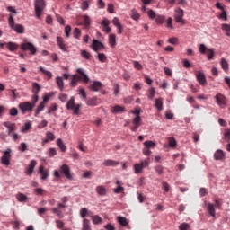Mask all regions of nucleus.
Masks as SVG:
<instances>
[{"mask_svg": "<svg viewBox=\"0 0 230 230\" xmlns=\"http://www.w3.org/2000/svg\"><path fill=\"white\" fill-rule=\"evenodd\" d=\"M76 73L72 75L70 85L72 87H76L78 85V82L82 80L84 84H89V75L85 74V71H84V68H77Z\"/></svg>", "mask_w": 230, "mask_h": 230, "instance_id": "f257e3e1", "label": "nucleus"}, {"mask_svg": "<svg viewBox=\"0 0 230 230\" xmlns=\"http://www.w3.org/2000/svg\"><path fill=\"white\" fill-rule=\"evenodd\" d=\"M62 175H65V177L68 181H73V174H71V168L69 167V165L63 164L60 166L59 171L58 170L54 171V176L56 177V179H60Z\"/></svg>", "mask_w": 230, "mask_h": 230, "instance_id": "f03ea898", "label": "nucleus"}, {"mask_svg": "<svg viewBox=\"0 0 230 230\" xmlns=\"http://www.w3.org/2000/svg\"><path fill=\"white\" fill-rule=\"evenodd\" d=\"M67 200H69L67 197H63L61 199V202L63 203H58L57 207L52 208L50 209L51 213L58 217V218H64V212H62V210L66 209V202H67Z\"/></svg>", "mask_w": 230, "mask_h": 230, "instance_id": "7ed1b4c3", "label": "nucleus"}, {"mask_svg": "<svg viewBox=\"0 0 230 230\" xmlns=\"http://www.w3.org/2000/svg\"><path fill=\"white\" fill-rule=\"evenodd\" d=\"M44 8H46V3L44 2V0H35L34 10L37 19H40V15H42Z\"/></svg>", "mask_w": 230, "mask_h": 230, "instance_id": "20e7f679", "label": "nucleus"}, {"mask_svg": "<svg viewBox=\"0 0 230 230\" xmlns=\"http://www.w3.org/2000/svg\"><path fill=\"white\" fill-rule=\"evenodd\" d=\"M8 22H9V26L10 28H12V30H14V31H16V33H24V26L21 25V24H15V21L13 20V14L10 13L9 18H8Z\"/></svg>", "mask_w": 230, "mask_h": 230, "instance_id": "39448f33", "label": "nucleus"}, {"mask_svg": "<svg viewBox=\"0 0 230 230\" xmlns=\"http://www.w3.org/2000/svg\"><path fill=\"white\" fill-rule=\"evenodd\" d=\"M18 107L22 114H26V112H33V109H35L34 104H31L30 102H22Z\"/></svg>", "mask_w": 230, "mask_h": 230, "instance_id": "423d86ee", "label": "nucleus"}, {"mask_svg": "<svg viewBox=\"0 0 230 230\" xmlns=\"http://www.w3.org/2000/svg\"><path fill=\"white\" fill-rule=\"evenodd\" d=\"M22 51H30L31 55H37V48L31 42H25L21 44Z\"/></svg>", "mask_w": 230, "mask_h": 230, "instance_id": "0eeeda50", "label": "nucleus"}, {"mask_svg": "<svg viewBox=\"0 0 230 230\" xmlns=\"http://www.w3.org/2000/svg\"><path fill=\"white\" fill-rule=\"evenodd\" d=\"M216 103L221 107V109H226V106L227 105V98L224 96L222 93H217L215 97Z\"/></svg>", "mask_w": 230, "mask_h": 230, "instance_id": "6e6552de", "label": "nucleus"}, {"mask_svg": "<svg viewBox=\"0 0 230 230\" xmlns=\"http://www.w3.org/2000/svg\"><path fill=\"white\" fill-rule=\"evenodd\" d=\"M195 75L199 84H201L202 86L208 85V80L206 79V75H204V72L196 71Z\"/></svg>", "mask_w": 230, "mask_h": 230, "instance_id": "1a4fd4ad", "label": "nucleus"}, {"mask_svg": "<svg viewBox=\"0 0 230 230\" xmlns=\"http://www.w3.org/2000/svg\"><path fill=\"white\" fill-rule=\"evenodd\" d=\"M10 154H12V149H6V151H4L1 158L2 164H4L5 166L10 164V159L12 158V155Z\"/></svg>", "mask_w": 230, "mask_h": 230, "instance_id": "9d476101", "label": "nucleus"}, {"mask_svg": "<svg viewBox=\"0 0 230 230\" xmlns=\"http://www.w3.org/2000/svg\"><path fill=\"white\" fill-rule=\"evenodd\" d=\"M133 127L131 128L132 132H137V129L141 127V116L137 115L132 119Z\"/></svg>", "mask_w": 230, "mask_h": 230, "instance_id": "9b49d317", "label": "nucleus"}, {"mask_svg": "<svg viewBox=\"0 0 230 230\" xmlns=\"http://www.w3.org/2000/svg\"><path fill=\"white\" fill-rule=\"evenodd\" d=\"M35 166H37V161L31 160L28 167L25 168L24 172L30 177H31V175H33V170H35Z\"/></svg>", "mask_w": 230, "mask_h": 230, "instance_id": "f8f14e48", "label": "nucleus"}, {"mask_svg": "<svg viewBox=\"0 0 230 230\" xmlns=\"http://www.w3.org/2000/svg\"><path fill=\"white\" fill-rule=\"evenodd\" d=\"M101 24L102 26V31H104V33H111V31H112V29L110 27L111 21H109V19L107 18L102 19V22Z\"/></svg>", "mask_w": 230, "mask_h": 230, "instance_id": "ddd939ff", "label": "nucleus"}, {"mask_svg": "<svg viewBox=\"0 0 230 230\" xmlns=\"http://www.w3.org/2000/svg\"><path fill=\"white\" fill-rule=\"evenodd\" d=\"M126 111H127V109L119 105L112 106L111 109V112H112V114H123V112H126Z\"/></svg>", "mask_w": 230, "mask_h": 230, "instance_id": "4468645a", "label": "nucleus"}, {"mask_svg": "<svg viewBox=\"0 0 230 230\" xmlns=\"http://www.w3.org/2000/svg\"><path fill=\"white\" fill-rule=\"evenodd\" d=\"M112 24L116 26L119 35H121L123 33V25H121L118 17L113 18Z\"/></svg>", "mask_w": 230, "mask_h": 230, "instance_id": "2eb2a0df", "label": "nucleus"}, {"mask_svg": "<svg viewBox=\"0 0 230 230\" xmlns=\"http://www.w3.org/2000/svg\"><path fill=\"white\" fill-rule=\"evenodd\" d=\"M103 87V84L100 81H94L92 84H90L89 89L90 91L98 92L100 89Z\"/></svg>", "mask_w": 230, "mask_h": 230, "instance_id": "dca6fc26", "label": "nucleus"}, {"mask_svg": "<svg viewBox=\"0 0 230 230\" xmlns=\"http://www.w3.org/2000/svg\"><path fill=\"white\" fill-rule=\"evenodd\" d=\"M183 17H184V10L178 9L174 15V19L176 22H184V21L182 20Z\"/></svg>", "mask_w": 230, "mask_h": 230, "instance_id": "f3484780", "label": "nucleus"}, {"mask_svg": "<svg viewBox=\"0 0 230 230\" xmlns=\"http://www.w3.org/2000/svg\"><path fill=\"white\" fill-rule=\"evenodd\" d=\"M95 191L97 195H100L101 197H105L107 195V189L103 185L97 186Z\"/></svg>", "mask_w": 230, "mask_h": 230, "instance_id": "a211bd4d", "label": "nucleus"}, {"mask_svg": "<svg viewBox=\"0 0 230 230\" xmlns=\"http://www.w3.org/2000/svg\"><path fill=\"white\" fill-rule=\"evenodd\" d=\"M103 48V43L100 42L98 40H93V49L95 51V53H98L100 49Z\"/></svg>", "mask_w": 230, "mask_h": 230, "instance_id": "6ab92c4d", "label": "nucleus"}, {"mask_svg": "<svg viewBox=\"0 0 230 230\" xmlns=\"http://www.w3.org/2000/svg\"><path fill=\"white\" fill-rule=\"evenodd\" d=\"M226 157V153L222 151V149H218L214 154V158L216 161H222Z\"/></svg>", "mask_w": 230, "mask_h": 230, "instance_id": "aec40b11", "label": "nucleus"}, {"mask_svg": "<svg viewBox=\"0 0 230 230\" xmlns=\"http://www.w3.org/2000/svg\"><path fill=\"white\" fill-rule=\"evenodd\" d=\"M118 165H119V162H118V161H114V160H111V159L103 161V166L116 167Z\"/></svg>", "mask_w": 230, "mask_h": 230, "instance_id": "412c9836", "label": "nucleus"}, {"mask_svg": "<svg viewBox=\"0 0 230 230\" xmlns=\"http://www.w3.org/2000/svg\"><path fill=\"white\" fill-rule=\"evenodd\" d=\"M39 173L41 175L42 181H46L49 177L48 171L44 170V165H40L39 168Z\"/></svg>", "mask_w": 230, "mask_h": 230, "instance_id": "4be33fe9", "label": "nucleus"}, {"mask_svg": "<svg viewBox=\"0 0 230 230\" xmlns=\"http://www.w3.org/2000/svg\"><path fill=\"white\" fill-rule=\"evenodd\" d=\"M57 42H58V46L61 50H63L64 52L67 51V49L66 48V44L64 43V39H62V37H58Z\"/></svg>", "mask_w": 230, "mask_h": 230, "instance_id": "5701e85b", "label": "nucleus"}, {"mask_svg": "<svg viewBox=\"0 0 230 230\" xmlns=\"http://www.w3.org/2000/svg\"><path fill=\"white\" fill-rule=\"evenodd\" d=\"M207 209H208V215L210 217H213L214 218H215V217H217L216 211H215V205H213L211 203H208Z\"/></svg>", "mask_w": 230, "mask_h": 230, "instance_id": "b1692460", "label": "nucleus"}, {"mask_svg": "<svg viewBox=\"0 0 230 230\" xmlns=\"http://www.w3.org/2000/svg\"><path fill=\"white\" fill-rule=\"evenodd\" d=\"M86 104L89 107H96V105H98V98L97 97L89 98L86 101Z\"/></svg>", "mask_w": 230, "mask_h": 230, "instance_id": "393cba45", "label": "nucleus"}, {"mask_svg": "<svg viewBox=\"0 0 230 230\" xmlns=\"http://www.w3.org/2000/svg\"><path fill=\"white\" fill-rule=\"evenodd\" d=\"M56 84L59 90L64 91V78L61 76L56 77Z\"/></svg>", "mask_w": 230, "mask_h": 230, "instance_id": "a878e982", "label": "nucleus"}, {"mask_svg": "<svg viewBox=\"0 0 230 230\" xmlns=\"http://www.w3.org/2000/svg\"><path fill=\"white\" fill-rule=\"evenodd\" d=\"M9 51H17L18 48H19V45L17 43H14V42H8V43H5Z\"/></svg>", "mask_w": 230, "mask_h": 230, "instance_id": "bb28decb", "label": "nucleus"}, {"mask_svg": "<svg viewBox=\"0 0 230 230\" xmlns=\"http://www.w3.org/2000/svg\"><path fill=\"white\" fill-rule=\"evenodd\" d=\"M109 44L111 48L116 47V34H110L109 35Z\"/></svg>", "mask_w": 230, "mask_h": 230, "instance_id": "cd10ccee", "label": "nucleus"}, {"mask_svg": "<svg viewBox=\"0 0 230 230\" xmlns=\"http://www.w3.org/2000/svg\"><path fill=\"white\" fill-rule=\"evenodd\" d=\"M130 17L131 19H133V21H139L141 15L139 14V13H137V10L133 9L131 11Z\"/></svg>", "mask_w": 230, "mask_h": 230, "instance_id": "c85d7f7f", "label": "nucleus"}, {"mask_svg": "<svg viewBox=\"0 0 230 230\" xmlns=\"http://www.w3.org/2000/svg\"><path fill=\"white\" fill-rule=\"evenodd\" d=\"M76 105L75 104V98L71 97L70 100L66 103V109L67 111H72V109H75Z\"/></svg>", "mask_w": 230, "mask_h": 230, "instance_id": "c756f323", "label": "nucleus"}, {"mask_svg": "<svg viewBox=\"0 0 230 230\" xmlns=\"http://www.w3.org/2000/svg\"><path fill=\"white\" fill-rule=\"evenodd\" d=\"M221 67L225 71V73H227L229 71V63H227V60L225 58L221 59Z\"/></svg>", "mask_w": 230, "mask_h": 230, "instance_id": "7c9ffc66", "label": "nucleus"}, {"mask_svg": "<svg viewBox=\"0 0 230 230\" xmlns=\"http://www.w3.org/2000/svg\"><path fill=\"white\" fill-rule=\"evenodd\" d=\"M225 141H226V143H228L226 145V150H227V152H230V131L225 132Z\"/></svg>", "mask_w": 230, "mask_h": 230, "instance_id": "2f4dec72", "label": "nucleus"}, {"mask_svg": "<svg viewBox=\"0 0 230 230\" xmlns=\"http://www.w3.org/2000/svg\"><path fill=\"white\" fill-rule=\"evenodd\" d=\"M57 145L60 148L61 152H66V150H67V146H66V144H64V141H62L61 138L58 139Z\"/></svg>", "mask_w": 230, "mask_h": 230, "instance_id": "473e14b6", "label": "nucleus"}, {"mask_svg": "<svg viewBox=\"0 0 230 230\" xmlns=\"http://www.w3.org/2000/svg\"><path fill=\"white\" fill-rule=\"evenodd\" d=\"M134 172H135V173H143V170H144V168H143V165H141L140 164H134Z\"/></svg>", "mask_w": 230, "mask_h": 230, "instance_id": "72a5a7b5", "label": "nucleus"}, {"mask_svg": "<svg viewBox=\"0 0 230 230\" xmlns=\"http://www.w3.org/2000/svg\"><path fill=\"white\" fill-rule=\"evenodd\" d=\"M164 21H166V17L164 15L157 14L155 18L156 24H164Z\"/></svg>", "mask_w": 230, "mask_h": 230, "instance_id": "f704fd0d", "label": "nucleus"}, {"mask_svg": "<svg viewBox=\"0 0 230 230\" xmlns=\"http://www.w3.org/2000/svg\"><path fill=\"white\" fill-rule=\"evenodd\" d=\"M40 92V85L38 83H32L33 94H39Z\"/></svg>", "mask_w": 230, "mask_h": 230, "instance_id": "c9c22d12", "label": "nucleus"}, {"mask_svg": "<svg viewBox=\"0 0 230 230\" xmlns=\"http://www.w3.org/2000/svg\"><path fill=\"white\" fill-rule=\"evenodd\" d=\"M207 57L208 58V60H213V58H215V49H207Z\"/></svg>", "mask_w": 230, "mask_h": 230, "instance_id": "e433bc0d", "label": "nucleus"}, {"mask_svg": "<svg viewBox=\"0 0 230 230\" xmlns=\"http://www.w3.org/2000/svg\"><path fill=\"white\" fill-rule=\"evenodd\" d=\"M16 199L18 202H26V200H28V197L22 193L17 194Z\"/></svg>", "mask_w": 230, "mask_h": 230, "instance_id": "4c0bfd02", "label": "nucleus"}, {"mask_svg": "<svg viewBox=\"0 0 230 230\" xmlns=\"http://www.w3.org/2000/svg\"><path fill=\"white\" fill-rule=\"evenodd\" d=\"M45 107H46V105L44 104V102H41L36 109L35 116H39V114H40V112H42V111H44Z\"/></svg>", "mask_w": 230, "mask_h": 230, "instance_id": "58836bf2", "label": "nucleus"}, {"mask_svg": "<svg viewBox=\"0 0 230 230\" xmlns=\"http://www.w3.org/2000/svg\"><path fill=\"white\" fill-rule=\"evenodd\" d=\"M40 71L42 72L45 76H48V78H53V73L46 70L44 67L40 66Z\"/></svg>", "mask_w": 230, "mask_h": 230, "instance_id": "ea45409f", "label": "nucleus"}, {"mask_svg": "<svg viewBox=\"0 0 230 230\" xmlns=\"http://www.w3.org/2000/svg\"><path fill=\"white\" fill-rule=\"evenodd\" d=\"M221 30H223V31H226L227 37H230V25L227 23H223L221 26Z\"/></svg>", "mask_w": 230, "mask_h": 230, "instance_id": "a19ab883", "label": "nucleus"}, {"mask_svg": "<svg viewBox=\"0 0 230 230\" xmlns=\"http://www.w3.org/2000/svg\"><path fill=\"white\" fill-rule=\"evenodd\" d=\"M83 22L85 28H89V26H91V18L88 15L83 16Z\"/></svg>", "mask_w": 230, "mask_h": 230, "instance_id": "79ce46f5", "label": "nucleus"}, {"mask_svg": "<svg viewBox=\"0 0 230 230\" xmlns=\"http://www.w3.org/2000/svg\"><path fill=\"white\" fill-rule=\"evenodd\" d=\"M155 107L157 111H163V99L159 98L155 100Z\"/></svg>", "mask_w": 230, "mask_h": 230, "instance_id": "37998d69", "label": "nucleus"}, {"mask_svg": "<svg viewBox=\"0 0 230 230\" xmlns=\"http://www.w3.org/2000/svg\"><path fill=\"white\" fill-rule=\"evenodd\" d=\"M31 129V122H26L24 126L22 127V132L26 133L28 130Z\"/></svg>", "mask_w": 230, "mask_h": 230, "instance_id": "c03bdc74", "label": "nucleus"}, {"mask_svg": "<svg viewBox=\"0 0 230 230\" xmlns=\"http://www.w3.org/2000/svg\"><path fill=\"white\" fill-rule=\"evenodd\" d=\"M118 222L120 224V226H123L125 227L126 226H128V222H127V218L123 217H118Z\"/></svg>", "mask_w": 230, "mask_h": 230, "instance_id": "a18cd8bd", "label": "nucleus"}, {"mask_svg": "<svg viewBox=\"0 0 230 230\" xmlns=\"http://www.w3.org/2000/svg\"><path fill=\"white\" fill-rule=\"evenodd\" d=\"M82 230H91L90 221L89 219L83 220V229Z\"/></svg>", "mask_w": 230, "mask_h": 230, "instance_id": "49530a36", "label": "nucleus"}, {"mask_svg": "<svg viewBox=\"0 0 230 230\" xmlns=\"http://www.w3.org/2000/svg\"><path fill=\"white\" fill-rule=\"evenodd\" d=\"M81 56L83 57V58H85L86 60H91V58H93V56H91V53H89L86 50L81 51Z\"/></svg>", "mask_w": 230, "mask_h": 230, "instance_id": "de8ad7c7", "label": "nucleus"}, {"mask_svg": "<svg viewBox=\"0 0 230 230\" xmlns=\"http://www.w3.org/2000/svg\"><path fill=\"white\" fill-rule=\"evenodd\" d=\"M75 39H80L82 37V31L79 28H75L73 31Z\"/></svg>", "mask_w": 230, "mask_h": 230, "instance_id": "09e8293b", "label": "nucleus"}, {"mask_svg": "<svg viewBox=\"0 0 230 230\" xmlns=\"http://www.w3.org/2000/svg\"><path fill=\"white\" fill-rule=\"evenodd\" d=\"M96 58H98L100 62H107V56H105L103 53H98Z\"/></svg>", "mask_w": 230, "mask_h": 230, "instance_id": "8fccbe9b", "label": "nucleus"}, {"mask_svg": "<svg viewBox=\"0 0 230 230\" xmlns=\"http://www.w3.org/2000/svg\"><path fill=\"white\" fill-rule=\"evenodd\" d=\"M92 221H93V224H95V225L100 224L102 223V217L98 215L93 216Z\"/></svg>", "mask_w": 230, "mask_h": 230, "instance_id": "3c124183", "label": "nucleus"}, {"mask_svg": "<svg viewBox=\"0 0 230 230\" xmlns=\"http://www.w3.org/2000/svg\"><path fill=\"white\" fill-rule=\"evenodd\" d=\"M155 171L156 172L157 175H163V172H164V167H163V165H156L155 167Z\"/></svg>", "mask_w": 230, "mask_h": 230, "instance_id": "603ef678", "label": "nucleus"}, {"mask_svg": "<svg viewBox=\"0 0 230 230\" xmlns=\"http://www.w3.org/2000/svg\"><path fill=\"white\" fill-rule=\"evenodd\" d=\"M7 134L8 136H12V134H13V132H15V129L17 128V127L15 126V123H13L10 128H7Z\"/></svg>", "mask_w": 230, "mask_h": 230, "instance_id": "864d4df0", "label": "nucleus"}, {"mask_svg": "<svg viewBox=\"0 0 230 230\" xmlns=\"http://www.w3.org/2000/svg\"><path fill=\"white\" fill-rule=\"evenodd\" d=\"M144 145L146 148H155V143H154L153 141H146L144 142Z\"/></svg>", "mask_w": 230, "mask_h": 230, "instance_id": "5fc2aeb1", "label": "nucleus"}, {"mask_svg": "<svg viewBox=\"0 0 230 230\" xmlns=\"http://www.w3.org/2000/svg\"><path fill=\"white\" fill-rule=\"evenodd\" d=\"M88 213H89V210H87L86 208H81V210H80L81 218H85V217H87Z\"/></svg>", "mask_w": 230, "mask_h": 230, "instance_id": "6e6d98bb", "label": "nucleus"}, {"mask_svg": "<svg viewBox=\"0 0 230 230\" xmlns=\"http://www.w3.org/2000/svg\"><path fill=\"white\" fill-rule=\"evenodd\" d=\"M147 15H148L149 19H152V20H154L157 17V14L152 9H149L147 11Z\"/></svg>", "mask_w": 230, "mask_h": 230, "instance_id": "4d7b16f0", "label": "nucleus"}, {"mask_svg": "<svg viewBox=\"0 0 230 230\" xmlns=\"http://www.w3.org/2000/svg\"><path fill=\"white\" fill-rule=\"evenodd\" d=\"M177 145V141L175 140V138L170 137H169V146H171V148H175Z\"/></svg>", "mask_w": 230, "mask_h": 230, "instance_id": "13d9d810", "label": "nucleus"}, {"mask_svg": "<svg viewBox=\"0 0 230 230\" xmlns=\"http://www.w3.org/2000/svg\"><path fill=\"white\" fill-rule=\"evenodd\" d=\"M162 189L164 190V191H165V193H168V191H170V184H168V182L164 181L162 183Z\"/></svg>", "mask_w": 230, "mask_h": 230, "instance_id": "bf43d9fd", "label": "nucleus"}, {"mask_svg": "<svg viewBox=\"0 0 230 230\" xmlns=\"http://www.w3.org/2000/svg\"><path fill=\"white\" fill-rule=\"evenodd\" d=\"M18 149L20 150V152H26V150H28V145L22 142L20 144V146L18 147Z\"/></svg>", "mask_w": 230, "mask_h": 230, "instance_id": "052dcab7", "label": "nucleus"}, {"mask_svg": "<svg viewBox=\"0 0 230 230\" xmlns=\"http://www.w3.org/2000/svg\"><path fill=\"white\" fill-rule=\"evenodd\" d=\"M46 136L49 141H55V135L52 132L50 131L47 132Z\"/></svg>", "mask_w": 230, "mask_h": 230, "instance_id": "680f3d73", "label": "nucleus"}, {"mask_svg": "<svg viewBox=\"0 0 230 230\" xmlns=\"http://www.w3.org/2000/svg\"><path fill=\"white\" fill-rule=\"evenodd\" d=\"M199 49V52H200L202 55H204V54L207 53L208 49H209L206 48V45L200 44Z\"/></svg>", "mask_w": 230, "mask_h": 230, "instance_id": "e2e57ef3", "label": "nucleus"}, {"mask_svg": "<svg viewBox=\"0 0 230 230\" xmlns=\"http://www.w3.org/2000/svg\"><path fill=\"white\" fill-rule=\"evenodd\" d=\"M182 64H183V67H185V69H190V67H191V63H190V60H188V59H183Z\"/></svg>", "mask_w": 230, "mask_h": 230, "instance_id": "0e129e2a", "label": "nucleus"}, {"mask_svg": "<svg viewBox=\"0 0 230 230\" xmlns=\"http://www.w3.org/2000/svg\"><path fill=\"white\" fill-rule=\"evenodd\" d=\"M180 230H189L190 229V224L188 223H182L179 226Z\"/></svg>", "mask_w": 230, "mask_h": 230, "instance_id": "69168bd1", "label": "nucleus"}, {"mask_svg": "<svg viewBox=\"0 0 230 230\" xmlns=\"http://www.w3.org/2000/svg\"><path fill=\"white\" fill-rule=\"evenodd\" d=\"M9 114L10 116H17V114H19V111L17 110V108H11L9 111Z\"/></svg>", "mask_w": 230, "mask_h": 230, "instance_id": "338daca9", "label": "nucleus"}, {"mask_svg": "<svg viewBox=\"0 0 230 230\" xmlns=\"http://www.w3.org/2000/svg\"><path fill=\"white\" fill-rule=\"evenodd\" d=\"M219 19H222L223 21H227V13L226 12L225 9L219 14Z\"/></svg>", "mask_w": 230, "mask_h": 230, "instance_id": "774afa93", "label": "nucleus"}]
</instances>
